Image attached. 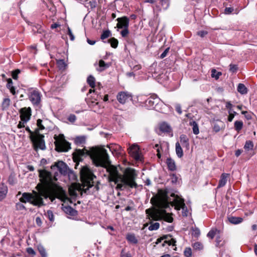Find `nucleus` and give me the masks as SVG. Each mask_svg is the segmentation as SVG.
I'll list each match as a JSON object with an SVG mask.
<instances>
[{
    "mask_svg": "<svg viewBox=\"0 0 257 257\" xmlns=\"http://www.w3.org/2000/svg\"><path fill=\"white\" fill-rule=\"evenodd\" d=\"M39 176L42 184H39L36 187L38 192L34 191L33 194L24 193L20 198L21 202H29L34 206L41 207L45 205L42 197L45 199L49 198L51 202L56 198L62 199L64 197L65 192L62 188L51 185L53 178L50 172L40 171Z\"/></svg>",
    "mask_w": 257,
    "mask_h": 257,
    "instance_id": "obj_1",
    "label": "nucleus"
},
{
    "mask_svg": "<svg viewBox=\"0 0 257 257\" xmlns=\"http://www.w3.org/2000/svg\"><path fill=\"white\" fill-rule=\"evenodd\" d=\"M72 155L76 163L82 161L83 157L89 156L96 166L103 167L110 163L107 151L103 148H92L90 151L85 148L76 149Z\"/></svg>",
    "mask_w": 257,
    "mask_h": 257,
    "instance_id": "obj_2",
    "label": "nucleus"
},
{
    "mask_svg": "<svg viewBox=\"0 0 257 257\" xmlns=\"http://www.w3.org/2000/svg\"><path fill=\"white\" fill-rule=\"evenodd\" d=\"M137 174L135 170L130 168H126L123 174H120L116 168H112L109 172V181L113 182L116 186V190H123L127 187L137 188L138 185L136 182Z\"/></svg>",
    "mask_w": 257,
    "mask_h": 257,
    "instance_id": "obj_3",
    "label": "nucleus"
},
{
    "mask_svg": "<svg viewBox=\"0 0 257 257\" xmlns=\"http://www.w3.org/2000/svg\"><path fill=\"white\" fill-rule=\"evenodd\" d=\"M166 208H151L146 210L145 212L148 218L150 219L158 221L163 219L166 222L171 223L173 218L167 213Z\"/></svg>",
    "mask_w": 257,
    "mask_h": 257,
    "instance_id": "obj_4",
    "label": "nucleus"
},
{
    "mask_svg": "<svg viewBox=\"0 0 257 257\" xmlns=\"http://www.w3.org/2000/svg\"><path fill=\"white\" fill-rule=\"evenodd\" d=\"M151 203L155 206L154 208H168L169 205L168 192L159 189L158 194L151 199Z\"/></svg>",
    "mask_w": 257,
    "mask_h": 257,
    "instance_id": "obj_5",
    "label": "nucleus"
},
{
    "mask_svg": "<svg viewBox=\"0 0 257 257\" xmlns=\"http://www.w3.org/2000/svg\"><path fill=\"white\" fill-rule=\"evenodd\" d=\"M163 106H165V105L156 94L151 95L144 103V106L148 109H154L159 112H161V109Z\"/></svg>",
    "mask_w": 257,
    "mask_h": 257,
    "instance_id": "obj_6",
    "label": "nucleus"
},
{
    "mask_svg": "<svg viewBox=\"0 0 257 257\" xmlns=\"http://www.w3.org/2000/svg\"><path fill=\"white\" fill-rule=\"evenodd\" d=\"M55 141L54 142L55 150L57 152H67L71 149V144L64 138L63 135H59V136L54 137Z\"/></svg>",
    "mask_w": 257,
    "mask_h": 257,
    "instance_id": "obj_7",
    "label": "nucleus"
},
{
    "mask_svg": "<svg viewBox=\"0 0 257 257\" xmlns=\"http://www.w3.org/2000/svg\"><path fill=\"white\" fill-rule=\"evenodd\" d=\"M172 197H174L173 201L171 202V205L175 206V209L177 210L182 209V215L183 216H188V209L186 207L184 199L175 193L171 194Z\"/></svg>",
    "mask_w": 257,
    "mask_h": 257,
    "instance_id": "obj_8",
    "label": "nucleus"
},
{
    "mask_svg": "<svg viewBox=\"0 0 257 257\" xmlns=\"http://www.w3.org/2000/svg\"><path fill=\"white\" fill-rule=\"evenodd\" d=\"M81 178L86 182L88 186H91V182L95 176L87 167H83L80 172Z\"/></svg>",
    "mask_w": 257,
    "mask_h": 257,
    "instance_id": "obj_9",
    "label": "nucleus"
},
{
    "mask_svg": "<svg viewBox=\"0 0 257 257\" xmlns=\"http://www.w3.org/2000/svg\"><path fill=\"white\" fill-rule=\"evenodd\" d=\"M129 154L136 161H141L142 154L138 145L134 144L128 149Z\"/></svg>",
    "mask_w": 257,
    "mask_h": 257,
    "instance_id": "obj_10",
    "label": "nucleus"
},
{
    "mask_svg": "<svg viewBox=\"0 0 257 257\" xmlns=\"http://www.w3.org/2000/svg\"><path fill=\"white\" fill-rule=\"evenodd\" d=\"M116 98L119 103L124 104L130 101H131L133 99V96L130 92L121 91L117 94Z\"/></svg>",
    "mask_w": 257,
    "mask_h": 257,
    "instance_id": "obj_11",
    "label": "nucleus"
},
{
    "mask_svg": "<svg viewBox=\"0 0 257 257\" xmlns=\"http://www.w3.org/2000/svg\"><path fill=\"white\" fill-rule=\"evenodd\" d=\"M41 96L40 93L37 90H34L29 92V99L34 105H39L41 102Z\"/></svg>",
    "mask_w": 257,
    "mask_h": 257,
    "instance_id": "obj_12",
    "label": "nucleus"
},
{
    "mask_svg": "<svg viewBox=\"0 0 257 257\" xmlns=\"http://www.w3.org/2000/svg\"><path fill=\"white\" fill-rule=\"evenodd\" d=\"M52 169H54L56 168H57L59 172L63 175H66L67 174V165L63 161H58L55 163L51 167Z\"/></svg>",
    "mask_w": 257,
    "mask_h": 257,
    "instance_id": "obj_13",
    "label": "nucleus"
},
{
    "mask_svg": "<svg viewBox=\"0 0 257 257\" xmlns=\"http://www.w3.org/2000/svg\"><path fill=\"white\" fill-rule=\"evenodd\" d=\"M116 21H117L116 27L118 29L128 28L130 20L127 17L123 16L121 18H118Z\"/></svg>",
    "mask_w": 257,
    "mask_h": 257,
    "instance_id": "obj_14",
    "label": "nucleus"
},
{
    "mask_svg": "<svg viewBox=\"0 0 257 257\" xmlns=\"http://www.w3.org/2000/svg\"><path fill=\"white\" fill-rule=\"evenodd\" d=\"M31 141L34 143L37 148H38L42 150H45L46 146L44 137H41L37 139L34 138V140Z\"/></svg>",
    "mask_w": 257,
    "mask_h": 257,
    "instance_id": "obj_15",
    "label": "nucleus"
},
{
    "mask_svg": "<svg viewBox=\"0 0 257 257\" xmlns=\"http://www.w3.org/2000/svg\"><path fill=\"white\" fill-rule=\"evenodd\" d=\"M159 128L161 132L168 133L171 137L173 136L172 128L167 123L163 122L160 123Z\"/></svg>",
    "mask_w": 257,
    "mask_h": 257,
    "instance_id": "obj_16",
    "label": "nucleus"
},
{
    "mask_svg": "<svg viewBox=\"0 0 257 257\" xmlns=\"http://www.w3.org/2000/svg\"><path fill=\"white\" fill-rule=\"evenodd\" d=\"M229 174L222 173L221 175L217 188H221L224 186L227 182V178L229 177Z\"/></svg>",
    "mask_w": 257,
    "mask_h": 257,
    "instance_id": "obj_17",
    "label": "nucleus"
},
{
    "mask_svg": "<svg viewBox=\"0 0 257 257\" xmlns=\"http://www.w3.org/2000/svg\"><path fill=\"white\" fill-rule=\"evenodd\" d=\"M166 164L167 165L168 169L169 170L171 171H174L176 170L177 166L176 165L175 162L171 158H168L167 159Z\"/></svg>",
    "mask_w": 257,
    "mask_h": 257,
    "instance_id": "obj_18",
    "label": "nucleus"
},
{
    "mask_svg": "<svg viewBox=\"0 0 257 257\" xmlns=\"http://www.w3.org/2000/svg\"><path fill=\"white\" fill-rule=\"evenodd\" d=\"M110 66V63H106L103 60H100L99 61L98 67H96V70L99 72H102Z\"/></svg>",
    "mask_w": 257,
    "mask_h": 257,
    "instance_id": "obj_19",
    "label": "nucleus"
},
{
    "mask_svg": "<svg viewBox=\"0 0 257 257\" xmlns=\"http://www.w3.org/2000/svg\"><path fill=\"white\" fill-rule=\"evenodd\" d=\"M189 124L192 126L194 134L198 135L199 133V130L197 123L192 118H190Z\"/></svg>",
    "mask_w": 257,
    "mask_h": 257,
    "instance_id": "obj_20",
    "label": "nucleus"
},
{
    "mask_svg": "<svg viewBox=\"0 0 257 257\" xmlns=\"http://www.w3.org/2000/svg\"><path fill=\"white\" fill-rule=\"evenodd\" d=\"M226 107L229 109V112H230V111H232V112H236L235 111V108H237L238 110H241L242 106L233 105L230 102H227Z\"/></svg>",
    "mask_w": 257,
    "mask_h": 257,
    "instance_id": "obj_21",
    "label": "nucleus"
},
{
    "mask_svg": "<svg viewBox=\"0 0 257 257\" xmlns=\"http://www.w3.org/2000/svg\"><path fill=\"white\" fill-rule=\"evenodd\" d=\"M8 193V187L4 184L0 186V201L3 200L7 195Z\"/></svg>",
    "mask_w": 257,
    "mask_h": 257,
    "instance_id": "obj_22",
    "label": "nucleus"
},
{
    "mask_svg": "<svg viewBox=\"0 0 257 257\" xmlns=\"http://www.w3.org/2000/svg\"><path fill=\"white\" fill-rule=\"evenodd\" d=\"M63 210L66 214L71 216H75L77 214V211L70 206L64 207Z\"/></svg>",
    "mask_w": 257,
    "mask_h": 257,
    "instance_id": "obj_23",
    "label": "nucleus"
},
{
    "mask_svg": "<svg viewBox=\"0 0 257 257\" xmlns=\"http://www.w3.org/2000/svg\"><path fill=\"white\" fill-rule=\"evenodd\" d=\"M126 238L131 243L137 244L138 242V240L134 233H128L126 236Z\"/></svg>",
    "mask_w": 257,
    "mask_h": 257,
    "instance_id": "obj_24",
    "label": "nucleus"
},
{
    "mask_svg": "<svg viewBox=\"0 0 257 257\" xmlns=\"http://www.w3.org/2000/svg\"><path fill=\"white\" fill-rule=\"evenodd\" d=\"M215 242V245L218 247H221L223 246L225 243V241L223 240V237L220 235V234L216 236Z\"/></svg>",
    "mask_w": 257,
    "mask_h": 257,
    "instance_id": "obj_25",
    "label": "nucleus"
},
{
    "mask_svg": "<svg viewBox=\"0 0 257 257\" xmlns=\"http://www.w3.org/2000/svg\"><path fill=\"white\" fill-rule=\"evenodd\" d=\"M180 140L181 144L187 148L189 146V139L184 134L180 135Z\"/></svg>",
    "mask_w": 257,
    "mask_h": 257,
    "instance_id": "obj_26",
    "label": "nucleus"
},
{
    "mask_svg": "<svg viewBox=\"0 0 257 257\" xmlns=\"http://www.w3.org/2000/svg\"><path fill=\"white\" fill-rule=\"evenodd\" d=\"M220 230L217 229L216 228H213L210 230L207 234V237L210 238L211 239H213L215 235H218L220 234Z\"/></svg>",
    "mask_w": 257,
    "mask_h": 257,
    "instance_id": "obj_27",
    "label": "nucleus"
},
{
    "mask_svg": "<svg viewBox=\"0 0 257 257\" xmlns=\"http://www.w3.org/2000/svg\"><path fill=\"white\" fill-rule=\"evenodd\" d=\"M229 221L234 224H239L243 221V218L239 217L231 216L228 218Z\"/></svg>",
    "mask_w": 257,
    "mask_h": 257,
    "instance_id": "obj_28",
    "label": "nucleus"
},
{
    "mask_svg": "<svg viewBox=\"0 0 257 257\" xmlns=\"http://www.w3.org/2000/svg\"><path fill=\"white\" fill-rule=\"evenodd\" d=\"M237 91L242 94H245L247 93V89L245 86L242 83H239L237 86Z\"/></svg>",
    "mask_w": 257,
    "mask_h": 257,
    "instance_id": "obj_29",
    "label": "nucleus"
},
{
    "mask_svg": "<svg viewBox=\"0 0 257 257\" xmlns=\"http://www.w3.org/2000/svg\"><path fill=\"white\" fill-rule=\"evenodd\" d=\"M176 153L179 158H181L183 155V150L178 142L176 143Z\"/></svg>",
    "mask_w": 257,
    "mask_h": 257,
    "instance_id": "obj_30",
    "label": "nucleus"
},
{
    "mask_svg": "<svg viewBox=\"0 0 257 257\" xmlns=\"http://www.w3.org/2000/svg\"><path fill=\"white\" fill-rule=\"evenodd\" d=\"M31 113H21L20 118L24 123L27 122L31 118Z\"/></svg>",
    "mask_w": 257,
    "mask_h": 257,
    "instance_id": "obj_31",
    "label": "nucleus"
},
{
    "mask_svg": "<svg viewBox=\"0 0 257 257\" xmlns=\"http://www.w3.org/2000/svg\"><path fill=\"white\" fill-rule=\"evenodd\" d=\"M74 142L77 145L83 144L85 143V137L84 136L77 137L75 139Z\"/></svg>",
    "mask_w": 257,
    "mask_h": 257,
    "instance_id": "obj_32",
    "label": "nucleus"
},
{
    "mask_svg": "<svg viewBox=\"0 0 257 257\" xmlns=\"http://www.w3.org/2000/svg\"><path fill=\"white\" fill-rule=\"evenodd\" d=\"M87 82L91 88H94L95 86V79L93 76L89 75L87 78Z\"/></svg>",
    "mask_w": 257,
    "mask_h": 257,
    "instance_id": "obj_33",
    "label": "nucleus"
},
{
    "mask_svg": "<svg viewBox=\"0 0 257 257\" xmlns=\"http://www.w3.org/2000/svg\"><path fill=\"white\" fill-rule=\"evenodd\" d=\"M151 220L150 223L151 224L150 226L149 227L148 229L150 231L156 230L158 229L160 227V223L158 222H155L152 223L151 219H150Z\"/></svg>",
    "mask_w": 257,
    "mask_h": 257,
    "instance_id": "obj_34",
    "label": "nucleus"
},
{
    "mask_svg": "<svg viewBox=\"0 0 257 257\" xmlns=\"http://www.w3.org/2000/svg\"><path fill=\"white\" fill-rule=\"evenodd\" d=\"M57 65L60 70H64L66 67V64L65 61L62 59L58 60Z\"/></svg>",
    "mask_w": 257,
    "mask_h": 257,
    "instance_id": "obj_35",
    "label": "nucleus"
},
{
    "mask_svg": "<svg viewBox=\"0 0 257 257\" xmlns=\"http://www.w3.org/2000/svg\"><path fill=\"white\" fill-rule=\"evenodd\" d=\"M38 249L42 257H47V254L46 249L42 245H39Z\"/></svg>",
    "mask_w": 257,
    "mask_h": 257,
    "instance_id": "obj_36",
    "label": "nucleus"
},
{
    "mask_svg": "<svg viewBox=\"0 0 257 257\" xmlns=\"http://www.w3.org/2000/svg\"><path fill=\"white\" fill-rule=\"evenodd\" d=\"M243 123L241 121H236L234 122V127L236 131L239 132L242 128Z\"/></svg>",
    "mask_w": 257,
    "mask_h": 257,
    "instance_id": "obj_37",
    "label": "nucleus"
},
{
    "mask_svg": "<svg viewBox=\"0 0 257 257\" xmlns=\"http://www.w3.org/2000/svg\"><path fill=\"white\" fill-rule=\"evenodd\" d=\"M108 42L112 48H116L117 47L118 41L115 38H111L108 40Z\"/></svg>",
    "mask_w": 257,
    "mask_h": 257,
    "instance_id": "obj_38",
    "label": "nucleus"
},
{
    "mask_svg": "<svg viewBox=\"0 0 257 257\" xmlns=\"http://www.w3.org/2000/svg\"><path fill=\"white\" fill-rule=\"evenodd\" d=\"M229 67V71L232 73H236L238 69V65L236 64H230Z\"/></svg>",
    "mask_w": 257,
    "mask_h": 257,
    "instance_id": "obj_39",
    "label": "nucleus"
},
{
    "mask_svg": "<svg viewBox=\"0 0 257 257\" xmlns=\"http://www.w3.org/2000/svg\"><path fill=\"white\" fill-rule=\"evenodd\" d=\"M111 33L109 30H106L103 32L102 33L100 38L102 40H104L108 38L110 36Z\"/></svg>",
    "mask_w": 257,
    "mask_h": 257,
    "instance_id": "obj_40",
    "label": "nucleus"
},
{
    "mask_svg": "<svg viewBox=\"0 0 257 257\" xmlns=\"http://www.w3.org/2000/svg\"><path fill=\"white\" fill-rule=\"evenodd\" d=\"M222 123L221 121H219V123H215L213 127V131L216 133L219 132L221 130V125Z\"/></svg>",
    "mask_w": 257,
    "mask_h": 257,
    "instance_id": "obj_41",
    "label": "nucleus"
},
{
    "mask_svg": "<svg viewBox=\"0 0 257 257\" xmlns=\"http://www.w3.org/2000/svg\"><path fill=\"white\" fill-rule=\"evenodd\" d=\"M161 3L163 9H167L170 5V0H161Z\"/></svg>",
    "mask_w": 257,
    "mask_h": 257,
    "instance_id": "obj_42",
    "label": "nucleus"
},
{
    "mask_svg": "<svg viewBox=\"0 0 257 257\" xmlns=\"http://www.w3.org/2000/svg\"><path fill=\"white\" fill-rule=\"evenodd\" d=\"M184 254L186 257H191L192 255V249L190 247L185 248Z\"/></svg>",
    "mask_w": 257,
    "mask_h": 257,
    "instance_id": "obj_43",
    "label": "nucleus"
},
{
    "mask_svg": "<svg viewBox=\"0 0 257 257\" xmlns=\"http://www.w3.org/2000/svg\"><path fill=\"white\" fill-rule=\"evenodd\" d=\"M170 179L172 184H176L178 182V177L175 174L170 175Z\"/></svg>",
    "mask_w": 257,
    "mask_h": 257,
    "instance_id": "obj_44",
    "label": "nucleus"
},
{
    "mask_svg": "<svg viewBox=\"0 0 257 257\" xmlns=\"http://www.w3.org/2000/svg\"><path fill=\"white\" fill-rule=\"evenodd\" d=\"M200 234V231L197 227L192 228V235L198 237Z\"/></svg>",
    "mask_w": 257,
    "mask_h": 257,
    "instance_id": "obj_45",
    "label": "nucleus"
},
{
    "mask_svg": "<svg viewBox=\"0 0 257 257\" xmlns=\"http://www.w3.org/2000/svg\"><path fill=\"white\" fill-rule=\"evenodd\" d=\"M193 247L195 249L200 250L203 248V246L200 242H196L193 244Z\"/></svg>",
    "mask_w": 257,
    "mask_h": 257,
    "instance_id": "obj_46",
    "label": "nucleus"
},
{
    "mask_svg": "<svg viewBox=\"0 0 257 257\" xmlns=\"http://www.w3.org/2000/svg\"><path fill=\"white\" fill-rule=\"evenodd\" d=\"M46 215L51 221H53L54 218L53 212L51 210H48Z\"/></svg>",
    "mask_w": 257,
    "mask_h": 257,
    "instance_id": "obj_47",
    "label": "nucleus"
},
{
    "mask_svg": "<svg viewBox=\"0 0 257 257\" xmlns=\"http://www.w3.org/2000/svg\"><path fill=\"white\" fill-rule=\"evenodd\" d=\"M41 130L39 128L35 130L34 133V138L37 139L41 137H44L43 135L40 134L39 133V131Z\"/></svg>",
    "mask_w": 257,
    "mask_h": 257,
    "instance_id": "obj_48",
    "label": "nucleus"
},
{
    "mask_svg": "<svg viewBox=\"0 0 257 257\" xmlns=\"http://www.w3.org/2000/svg\"><path fill=\"white\" fill-rule=\"evenodd\" d=\"M253 144L251 141H246L244 145V148L246 150L252 149L253 148Z\"/></svg>",
    "mask_w": 257,
    "mask_h": 257,
    "instance_id": "obj_49",
    "label": "nucleus"
},
{
    "mask_svg": "<svg viewBox=\"0 0 257 257\" xmlns=\"http://www.w3.org/2000/svg\"><path fill=\"white\" fill-rule=\"evenodd\" d=\"M122 29L123 30L120 32V34L122 37L125 38L127 36L129 33L128 28Z\"/></svg>",
    "mask_w": 257,
    "mask_h": 257,
    "instance_id": "obj_50",
    "label": "nucleus"
},
{
    "mask_svg": "<svg viewBox=\"0 0 257 257\" xmlns=\"http://www.w3.org/2000/svg\"><path fill=\"white\" fill-rule=\"evenodd\" d=\"M16 209L17 210H26L25 206L21 203H17L16 204Z\"/></svg>",
    "mask_w": 257,
    "mask_h": 257,
    "instance_id": "obj_51",
    "label": "nucleus"
},
{
    "mask_svg": "<svg viewBox=\"0 0 257 257\" xmlns=\"http://www.w3.org/2000/svg\"><path fill=\"white\" fill-rule=\"evenodd\" d=\"M10 99L9 98H5L3 101V107H7L10 105Z\"/></svg>",
    "mask_w": 257,
    "mask_h": 257,
    "instance_id": "obj_52",
    "label": "nucleus"
},
{
    "mask_svg": "<svg viewBox=\"0 0 257 257\" xmlns=\"http://www.w3.org/2000/svg\"><path fill=\"white\" fill-rule=\"evenodd\" d=\"M21 71L19 69H17L13 72L12 73V77L14 79L17 80L18 79V75L19 73H20Z\"/></svg>",
    "mask_w": 257,
    "mask_h": 257,
    "instance_id": "obj_53",
    "label": "nucleus"
},
{
    "mask_svg": "<svg viewBox=\"0 0 257 257\" xmlns=\"http://www.w3.org/2000/svg\"><path fill=\"white\" fill-rule=\"evenodd\" d=\"M233 12H234V9L231 7L225 8V9H224V14H225L226 15L230 14L232 13H233Z\"/></svg>",
    "mask_w": 257,
    "mask_h": 257,
    "instance_id": "obj_54",
    "label": "nucleus"
},
{
    "mask_svg": "<svg viewBox=\"0 0 257 257\" xmlns=\"http://www.w3.org/2000/svg\"><path fill=\"white\" fill-rule=\"evenodd\" d=\"M42 120L41 119H38L37 121V125L39 129L41 130L45 129L44 126L42 124Z\"/></svg>",
    "mask_w": 257,
    "mask_h": 257,
    "instance_id": "obj_55",
    "label": "nucleus"
},
{
    "mask_svg": "<svg viewBox=\"0 0 257 257\" xmlns=\"http://www.w3.org/2000/svg\"><path fill=\"white\" fill-rule=\"evenodd\" d=\"M208 34L206 31H200L197 32V35L201 38H203Z\"/></svg>",
    "mask_w": 257,
    "mask_h": 257,
    "instance_id": "obj_56",
    "label": "nucleus"
},
{
    "mask_svg": "<svg viewBox=\"0 0 257 257\" xmlns=\"http://www.w3.org/2000/svg\"><path fill=\"white\" fill-rule=\"evenodd\" d=\"M67 29H68L67 34L69 36L70 39L71 41H73L75 39V37L72 32L71 30L70 29V28L69 27H68Z\"/></svg>",
    "mask_w": 257,
    "mask_h": 257,
    "instance_id": "obj_57",
    "label": "nucleus"
},
{
    "mask_svg": "<svg viewBox=\"0 0 257 257\" xmlns=\"http://www.w3.org/2000/svg\"><path fill=\"white\" fill-rule=\"evenodd\" d=\"M26 130L30 134V138L31 140V141H34V133H33V132L31 131V130L30 129V128L28 126L26 127Z\"/></svg>",
    "mask_w": 257,
    "mask_h": 257,
    "instance_id": "obj_58",
    "label": "nucleus"
},
{
    "mask_svg": "<svg viewBox=\"0 0 257 257\" xmlns=\"http://www.w3.org/2000/svg\"><path fill=\"white\" fill-rule=\"evenodd\" d=\"M27 252L31 255H35L36 252L32 247H28L27 248Z\"/></svg>",
    "mask_w": 257,
    "mask_h": 257,
    "instance_id": "obj_59",
    "label": "nucleus"
},
{
    "mask_svg": "<svg viewBox=\"0 0 257 257\" xmlns=\"http://www.w3.org/2000/svg\"><path fill=\"white\" fill-rule=\"evenodd\" d=\"M13 87H14V86H13L12 80L10 78V79H9L8 80V82H7V87L9 89H10L11 88H12Z\"/></svg>",
    "mask_w": 257,
    "mask_h": 257,
    "instance_id": "obj_60",
    "label": "nucleus"
},
{
    "mask_svg": "<svg viewBox=\"0 0 257 257\" xmlns=\"http://www.w3.org/2000/svg\"><path fill=\"white\" fill-rule=\"evenodd\" d=\"M169 49H170L169 48H166L165 50V51L161 54L160 58H162V59L165 58L167 56V54H168V53L169 52Z\"/></svg>",
    "mask_w": 257,
    "mask_h": 257,
    "instance_id": "obj_61",
    "label": "nucleus"
},
{
    "mask_svg": "<svg viewBox=\"0 0 257 257\" xmlns=\"http://www.w3.org/2000/svg\"><path fill=\"white\" fill-rule=\"evenodd\" d=\"M76 116L74 114H71L68 117V119L70 122H74L76 120Z\"/></svg>",
    "mask_w": 257,
    "mask_h": 257,
    "instance_id": "obj_62",
    "label": "nucleus"
},
{
    "mask_svg": "<svg viewBox=\"0 0 257 257\" xmlns=\"http://www.w3.org/2000/svg\"><path fill=\"white\" fill-rule=\"evenodd\" d=\"M176 242V240L173 238H172L170 240L166 241V242H167L169 245H175Z\"/></svg>",
    "mask_w": 257,
    "mask_h": 257,
    "instance_id": "obj_63",
    "label": "nucleus"
},
{
    "mask_svg": "<svg viewBox=\"0 0 257 257\" xmlns=\"http://www.w3.org/2000/svg\"><path fill=\"white\" fill-rule=\"evenodd\" d=\"M120 257H132L131 255L129 253H124L122 251L121 253V256Z\"/></svg>",
    "mask_w": 257,
    "mask_h": 257,
    "instance_id": "obj_64",
    "label": "nucleus"
}]
</instances>
